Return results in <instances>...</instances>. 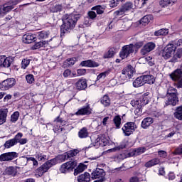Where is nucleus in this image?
Listing matches in <instances>:
<instances>
[{
	"label": "nucleus",
	"instance_id": "nucleus-37",
	"mask_svg": "<svg viewBox=\"0 0 182 182\" xmlns=\"http://www.w3.org/2000/svg\"><path fill=\"white\" fill-rule=\"evenodd\" d=\"M87 168V166L83 164H80L78 166L74 171V176H77L79 173H82Z\"/></svg>",
	"mask_w": 182,
	"mask_h": 182
},
{
	"label": "nucleus",
	"instance_id": "nucleus-8",
	"mask_svg": "<svg viewBox=\"0 0 182 182\" xmlns=\"http://www.w3.org/2000/svg\"><path fill=\"white\" fill-rule=\"evenodd\" d=\"M134 73V67H132V65H127V67L122 70L121 77L124 80H129V79L133 77Z\"/></svg>",
	"mask_w": 182,
	"mask_h": 182
},
{
	"label": "nucleus",
	"instance_id": "nucleus-63",
	"mask_svg": "<svg viewBox=\"0 0 182 182\" xmlns=\"http://www.w3.org/2000/svg\"><path fill=\"white\" fill-rule=\"evenodd\" d=\"M71 74H72V72H71V70H65V71H64V73H63V77H65V78H66V77H70V76H71Z\"/></svg>",
	"mask_w": 182,
	"mask_h": 182
},
{
	"label": "nucleus",
	"instance_id": "nucleus-59",
	"mask_svg": "<svg viewBox=\"0 0 182 182\" xmlns=\"http://www.w3.org/2000/svg\"><path fill=\"white\" fill-rule=\"evenodd\" d=\"M26 80L27 83H28V84H33L35 82V78L33 75H26Z\"/></svg>",
	"mask_w": 182,
	"mask_h": 182
},
{
	"label": "nucleus",
	"instance_id": "nucleus-39",
	"mask_svg": "<svg viewBox=\"0 0 182 182\" xmlns=\"http://www.w3.org/2000/svg\"><path fill=\"white\" fill-rule=\"evenodd\" d=\"M176 2V0H161L159 1V5L163 7H167L169 5H173L174 3Z\"/></svg>",
	"mask_w": 182,
	"mask_h": 182
},
{
	"label": "nucleus",
	"instance_id": "nucleus-49",
	"mask_svg": "<svg viewBox=\"0 0 182 182\" xmlns=\"http://www.w3.org/2000/svg\"><path fill=\"white\" fill-rule=\"evenodd\" d=\"M16 145V141L14 140V139L8 140L5 142L4 144V146L5 149H9L14 146Z\"/></svg>",
	"mask_w": 182,
	"mask_h": 182
},
{
	"label": "nucleus",
	"instance_id": "nucleus-12",
	"mask_svg": "<svg viewBox=\"0 0 182 182\" xmlns=\"http://www.w3.org/2000/svg\"><path fill=\"white\" fill-rule=\"evenodd\" d=\"M16 85V80L14 78H9L4 80L0 83V89L3 91L9 90V89L14 87Z\"/></svg>",
	"mask_w": 182,
	"mask_h": 182
},
{
	"label": "nucleus",
	"instance_id": "nucleus-32",
	"mask_svg": "<svg viewBox=\"0 0 182 182\" xmlns=\"http://www.w3.org/2000/svg\"><path fill=\"white\" fill-rule=\"evenodd\" d=\"M144 84L153 85L155 83V77L152 75H142Z\"/></svg>",
	"mask_w": 182,
	"mask_h": 182
},
{
	"label": "nucleus",
	"instance_id": "nucleus-16",
	"mask_svg": "<svg viewBox=\"0 0 182 182\" xmlns=\"http://www.w3.org/2000/svg\"><path fill=\"white\" fill-rule=\"evenodd\" d=\"M155 48H156L155 43H152V42L146 43V44H145L144 47L141 48V50H140L141 55H146L149 53L154 50Z\"/></svg>",
	"mask_w": 182,
	"mask_h": 182
},
{
	"label": "nucleus",
	"instance_id": "nucleus-41",
	"mask_svg": "<svg viewBox=\"0 0 182 182\" xmlns=\"http://www.w3.org/2000/svg\"><path fill=\"white\" fill-rule=\"evenodd\" d=\"M113 123L116 129H120L122 125V118L120 116H116L113 119Z\"/></svg>",
	"mask_w": 182,
	"mask_h": 182
},
{
	"label": "nucleus",
	"instance_id": "nucleus-47",
	"mask_svg": "<svg viewBox=\"0 0 182 182\" xmlns=\"http://www.w3.org/2000/svg\"><path fill=\"white\" fill-rule=\"evenodd\" d=\"M114 48H109L107 53H105L103 55L104 58L107 59V58H113L114 55Z\"/></svg>",
	"mask_w": 182,
	"mask_h": 182
},
{
	"label": "nucleus",
	"instance_id": "nucleus-51",
	"mask_svg": "<svg viewBox=\"0 0 182 182\" xmlns=\"http://www.w3.org/2000/svg\"><path fill=\"white\" fill-rule=\"evenodd\" d=\"M111 73V70H107L104 73H100L97 77V80H100L102 79H105L107 76H108Z\"/></svg>",
	"mask_w": 182,
	"mask_h": 182
},
{
	"label": "nucleus",
	"instance_id": "nucleus-44",
	"mask_svg": "<svg viewBox=\"0 0 182 182\" xmlns=\"http://www.w3.org/2000/svg\"><path fill=\"white\" fill-rule=\"evenodd\" d=\"M35 157L38 161L44 162L47 160V155L43 153H36Z\"/></svg>",
	"mask_w": 182,
	"mask_h": 182
},
{
	"label": "nucleus",
	"instance_id": "nucleus-64",
	"mask_svg": "<svg viewBox=\"0 0 182 182\" xmlns=\"http://www.w3.org/2000/svg\"><path fill=\"white\" fill-rule=\"evenodd\" d=\"M175 154L177 155H181L182 154V146H179L176 150Z\"/></svg>",
	"mask_w": 182,
	"mask_h": 182
},
{
	"label": "nucleus",
	"instance_id": "nucleus-53",
	"mask_svg": "<svg viewBox=\"0 0 182 182\" xmlns=\"http://www.w3.org/2000/svg\"><path fill=\"white\" fill-rule=\"evenodd\" d=\"M166 132H167V134L166 135V138H172L176 134L175 128L169 129Z\"/></svg>",
	"mask_w": 182,
	"mask_h": 182
},
{
	"label": "nucleus",
	"instance_id": "nucleus-9",
	"mask_svg": "<svg viewBox=\"0 0 182 182\" xmlns=\"http://www.w3.org/2000/svg\"><path fill=\"white\" fill-rule=\"evenodd\" d=\"M132 9H134L133 3H132V1H127V3H124L123 6H122V8L120 9L117 10V11H114V15L122 16L124 15L126 12L129 11Z\"/></svg>",
	"mask_w": 182,
	"mask_h": 182
},
{
	"label": "nucleus",
	"instance_id": "nucleus-46",
	"mask_svg": "<svg viewBox=\"0 0 182 182\" xmlns=\"http://www.w3.org/2000/svg\"><path fill=\"white\" fill-rule=\"evenodd\" d=\"M50 35V31H39L37 33V36L39 39L48 38Z\"/></svg>",
	"mask_w": 182,
	"mask_h": 182
},
{
	"label": "nucleus",
	"instance_id": "nucleus-14",
	"mask_svg": "<svg viewBox=\"0 0 182 182\" xmlns=\"http://www.w3.org/2000/svg\"><path fill=\"white\" fill-rule=\"evenodd\" d=\"M77 165V161H68L60 166V173H65L70 170H73Z\"/></svg>",
	"mask_w": 182,
	"mask_h": 182
},
{
	"label": "nucleus",
	"instance_id": "nucleus-43",
	"mask_svg": "<svg viewBox=\"0 0 182 182\" xmlns=\"http://www.w3.org/2000/svg\"><path fill=\"white\" fill-rule=\"evenodd\" d=\"M89 133L87 128H82L79 132H78V136L80 139H85L88 137Z\"/></svg>",
	"mask_w": 182,
	"mask_h": 182
},
{
	"label": "nucleus",
	"instance_id": "nucleus-54",
	"mask_svg": "<svg viewBox=\"0 0 182 182\" xmlns=\"http://www.w3.org/2000/svg\"><path fill=\"white\" fill-rule=\"evenodd\" d=\"M170 44L176 47V50H177V47L182 46V39L174 40L173 41H171Z\"/></svg>",
	"mask_w": 182,
	"mask_h": 182
},
{
	"label": "nucleus",
	"instance_id": "nucleus-34",
	"mask_svg": "<svg viewBox=\"0 0 182 182\" xmlns=\"http://www.w3.org/2000/svg\"><path fill=\"white\" fill-rule=\"evenodd\" d=\"M5 173L8 176H15L18 173L17 167L9 166L6 168Z\"/></svg>",
	"mask_w": 182,
	"mask_h": 182
},
{
	"label": "nucleus",
	"instance_id": "nucleus-4",
	"mask_svg": "<svg viewBox=\"0 0 182 182\" xmlns=\"http://www.w3.org/2000/svg\"><path fill=\"white\" fill-rule=\"evenodd\" d=\"M175 53L176 47L169 43L166 47H164L161 53V56L164 60H168V59L173 58Z\"/></svg>",
	"mask_w": 182,
	"mask_h": 182
},
{
	"label": "nucleus",
	"instance_id": "nucleus-52",
	"mask_svg": "<svg viewBox=\"0 0 182 182\" xmlns=\"http://www.w3.org/2000/svg\"><path fill=\"white\" fill-rule=\"evenodd\" d=\"M63 9V6H61V4H55V6H53V7H51L50 11L53 13H57L58 11H61Z\"/></svg>",
	"mask_w": 182,
	"mask_h": 182
},
{
	"label": "nucleus",
	"instance_id": "nucleus-61",
	"mask_svg": "<svg viewBox=\"0 0 182 182\" xmlns=\"http://www.w3.org/2000/svg\"><path fill=\"white\" fill-rule=\"evenodd\" d=\"M86 73H87V70H85V69H78V70H77V76H83V75H85Z\"/></svg>",
	"mask_w": 182,
	"mask_h": 182
},
{
	"label": "nucleus",
	"instance_id": "nucleus-62",
	"mask_svg": "<svg viewBox=\"0 0 182 182\" xmlns=\"http://www.w3.org/2000/svg\"><path fill=\"white\" fill-rule=\"evenodd\" d=\"M119 4V0H111L109 6L111 8H114L117 6Z\"/></svg>",
	"mask_w": 182,
	"mask_h": 182
},
{
	"label": "nucleus",
	"instance_id": "nucleus-55",
	"mask_svg": "<svg viewBox=\"0 0 182 182\" xmlns=\"http://www.w3.org/2000/svg\"><path fill=\"white\" fill-rule=\"evenodd\" d=\"M30 60H28V58H24L21 61V68L25 70L26 68L30 65Z\"/></svg>",
	"mask_w": 182,
	"mask_h": 182
},
{
	"label": "nucleus",
	"instance_id": "nucleus-23",
	"mask_svg": "<svg viewBox=\"0 0 182 182\" xmlns=\"http://www.w3.org/2000/svg\"><path fill=\"white\" fill-rule=\"evenodd\" d=\"M80 66L87 68H97L99 66V64L95 61H92V60H85V61H81Z\"/></svg>",
	"mask_w": 182,
	"mask_h": 182
},
{
	"label": "nucleus",
	"instance_id": "nucleus-3",
	"mask_svg": "<svg viewBox=\"0 0 182 182\" xmlns=\"http://www.w3.org/2000/svg\"><path fill=\"white\" fill-rule=\"evenodd\" d=\"M58 164L56 159H53L48 161H46L44 164L41 166L36 170V176L41 177L44 173L48 171V170L53 166Z\"/></svg>",
	"mask_w": 182,
	"mask_h": 182
},
{
	"label": "nucleus",
	"instance_id": "nucleus-7",
	"mask_svg": "<svg viewBox=\"0 0 182 182\" xmlns=\"http://www.w3.org/2000/svg\"><path fill=\"white\" fill-rule=\"evenodd\" d=\"M134 52V46L133 44H129L128 46H124L122 50L119 53V57L124 60L127 58L130 54Z\"/></svg>",
	"mask_w": 182,
	"mask_h": 182
},
{
	"label": "nucleus",
	"instance_id": "nucleus-30",
	"mask_svg": "<svg viewBox=\"0 0 182 182\" xmlns=\"http://www.w3.org/2000/svg\"><path fill=\"white\" fill-rule=\"evenodd\" d=\"M8 112H9L7 109H0V125H2L6 122Z\"/></svg>",
	"mask_w": 182,
	"mask_h": 182
},
{
	"label": "nucleus",
	"instance_id": "nucleus-60",
	"mask_svg": "<svg viewBox=\"0 0 182 182\" xmlns=\"http://www.w3.org/2000/svg\"><path fill=\"white\" fill-rule=\"evenodd\" d=\"M88 17L90 19H95V18H97V13H95V11H88L87 13Z\"/></svg>",
	"mask_w": 182,
	"mask_h": 182
},
{
	"label": "nucleus",
	"instance_id": "nucleus-45",
	"mask_svg": "<svg viewBox=\"0 0 182 182\" xmlns=\"http://www.w3.org/2000/svg\"><path fill=\"white\" fill-rule=\"evenodd\" d=\"M100 102H101L105 107H109V106L110 105V104H111V100H110L109 96L105 95V96L102 98Z\"/></svg>",
	"mask_w": 182,
	"mask_h": 182
},
{
	"label": "nucleus",
	"instance_id": "nucleus-1",
	"mask_svg": "<svg viewBox=\"0 0 182 182\" xmlns=\"http://www.w3.org/2000/svg\"><path fill=\"white\" fill-rule=\"evenodd\" d=\"M80 18L79 14H65L62 18L63 25L60 26L61 34H65L73 30Z\"/></svg>",
	"mask_w": 182,
	"mask_h": 182
},
{
	"label": "nucleus",
	"instance_id": "nucleus-58",
	"mask_svg": "<svg viewBox=\"0 0 182 182\" xmlns=\"http://www.w3.org/2000/svg\"><path fill=\"white\" fill-rule=\"evenodd\" d=\"M145 60L150 66L155 65V58H153V57H145Z\"/></svg>",
	"mask_w": 182,
	"mask_h": 182
},
{
	"label": "nucleus",
	"instance_id": "nucleus-33",
	"mask_svg": "<svg viewBox=\"0 0 182 182\" xmlns=\"http://www.w3.org/2000/svg\"><path fill=\"white\" fill-rule=\"evenodd\" d=\"M153 19V16L149 14V16H144V17H142L141 20L139 21L140 25H142L144 26H146L147 24H149L151 21Z\"/></svg>",
	"mask_w": 182,
	"mask_h": 182
},
{
	"label": "nucleus",
	"instance_id": "nucleus-38",
	"mask_svg": "<svg viewBox=\"0 0 182 182\" xmlns=\"http://www.w3.org/2000/svg\"><path fill=\"white\" fill-rule=\"evenodd\" d=\"M48 44V41H38V43H35V44H33V46H32L31 49L32 50H38L42 47L46 46Z\"/></svg>",
	"mask_w": 182,
	"mask_h": 182
},
{
	"label": "nucleus",
	"instance_id": "nucleus-40",
	"mask_svg": "<svg viewBox=\"0 0 182 182\" xmlns=\"http://www.w3.org/2000/svg\"><path fill=\"white\" fill-rule=\"evenodd\" d=\"M160 159H151V161L146 162L145 164V166L146 168H150V167H153L154 166H156L157 164H160Z\"/></svg>",
	"mask_w": 182,
	"mask_h": 182
},
{
	"label": "nucleus",
	"instance_id": "nucleus-36",
	"mask_svg": "<svg viewBox=\"0 0 182 182\" xmlns=\"http://www.w3.org/2000/svg\"><path fill=\"white\" fill-rule=\"evenodd\" d=\"M173 116L176 119L182 121V105L176 108Z\"/></svg>",
	"mask_w": 182,
	"mask_h": 182
},
{
	"label": "nucleus",
	"instance_id": "nucleus-19",
	"mask_svg": "<svg viewBox=\"0 0 182 182\" xmlns=\"http://www.w3.org/2000/svg\"><path fill=\"white\" fill-rule=\"evenodd\" d=\"M36 36L32 33H27L24 34L22 37V41L24 43L30 44L36 41Z\"/></svg>",
	"mask_w": 182,
	"mask_h": 182
},
{
	"label": "nucleus",
	"instance_id": "nucleus-24",
	"mask_svg": "<svg viewBox=\"0 0 182 182\" xmlns=\"http://www.w3.org/2000/svg\"><path fill=\"white\" fill-rule=\"evenodd\" d=\"M1 6V9H3V12L4 15L14 9V4L13 1H7L6 3H4V4H3Z\"/></svg>",
	"mask_w": 182,
	"mask_h": 182
},
{
	"label": "nucleus",
	"instance_id": "nucleus-13",
	"mask_svg": "<svg viewBox=\"0 0 182 182\" xmlns=\"http://www.w3.org/2000/svg\"><path fill=\"white\" fill-rule=\"evenodd\" d=\"M92 143L91 144V146H95L96 148H98L100 146L104 147L106 146L107 144L109 143V141L105 139L104 136H98L95 140H93L91 139Z\"/></svg>",
	"mask_w": 182,
	"mask_h": 182
},
{
	"label": "nucleus",
	"instance_id": "nucleus-57",
	"mask_svg": "<svg viewBox=\"0 0 182 182\" xmlns=\"http://www.w3.org/2000/svg\"><path fill=\"white\" fill-rule=\"evenodd\" d=\"M77 60V58H76V57H73L72 58H68L66 60L67 61V64L69 66H73L75 64L76 61Z\"/></svg>",
	"mask_w": 182,
	"mask_h": 182
},
{
	"label": "nucleus",
	"instance_id": "nucleus-42",
	"mask_svg": "<svg viewBox=\"0 0 182 182\" xmlns=\"http://www.w3.org/2000/svg\"><path fill=\"white\" fill-rule=\"evenodd\" d=\"M169 33L168 28H161L154 33L156 36H167Z\"/></svg>",
	"mask_w": 182,
	"mask_h": 182
},
{
	"label": "nucleus",
	"instance_id": "nucleus-20",
	"mask_svg": "<svg viewBox=\"0 0 182 182\" xmlns=\"http://www.w3.org/2000/svg\"><path fill=\"white\" fill-rule=\"evenodd\" d=\"M76 89L78 90H85L87 88V82L86 79H79L75 83Z\"/></svg>",
	"mask_w": 182,
	"mask_h": 182
},
{
	"label": "nucleus",
	"instance_id": "nucleus-56",
	"mask_svg": "<svg viewBox=\"0 0 182 182\" xmlns=\"http://www.w3.org/2000/svg\"><path fill=\"white\" fill-rule=\"evenodd\" d=\"M133 107L136 108V109L134 110L135 115H136L137 117L142 115V107L133 106Z\"/></svg>",
	"mask_w": 182,
	"mask_h": 182
},
{
	"label": "nucleus",
	"instance_id": "nucleus-15",
	"mask_svg": "<svg viewBox=\"0 0 182 182\" xmlns=\"http://www.w3.org/2000/svg\"><path fill=\"white\" fill-rule=\"evenodd\" d=\"M18 156V154L16 152H8L0 155V161H10Z\"/></svg>",
	"mask_w": 182,
	"mask_h": 182
},
{
	"label": "nucleus",
	"instance_id": "nucleus-31",
	"mask_svg": "<svg viewBox=\"0 0 182 182\" xmlns=\"http://www.w3.org/2000/svg\"><path fill=\"white\" fill-rule=\"evenodd\" d=\"M145 85L144 80L143 76H140L137 77L135 80L133 82V87L138 88L140 87H142Z\"/></svg>",
	"mask_w": 182,
	"mask_h": 182
},
{
	"label": "nucleus",
	"instance_id": "nucleus-25",
	"mask_svg": "<svg viewBox=\"0 0 182 182\" xmlns=\"http://www.w3.org/2000/svg\"><path fill=\"white\" fill-rule=\"evenodd\" d=\"M182 76V66L176 70L173 73H172L170 75V77L172 79L173 81H177L181 78Z\"/></svg>",
	"mask_w": 182,
	"mask_h": 182
},
{
	"label": "nucleus",
	"instance_id": "nucleus-21",
	"mask_svg": "<svg viewBox=\"0 0 182 182\" xmlns=\"http://www.w3.org/2000/svg\"><path fill=\"white\" fill-rule=\"evenodd\" d=\"M130 157H132L131 156V151H123L122 153L119 154H117L114 156V161H123L125 159L127 158H130Z\"/></svg>",
	"mask_w": 182,
	"mask_h": 182
},
{
	"label": "nucleus",
	"instance_id": "nucleus-18",
	"mask_svg": "<svg viewBox=\"0 0 182 182\" xmlns=\"http://www.w3.org/2000/svg\"><path fill=\"white\" fill-rule=\"evenodd\" d=\"M92 113V109H91L90 105L87 104L86 106L80 108L75 113L76 115H90Z\"/></svg>",
	"mask_w": 182,
	"mask_h": 182
},
{
	"label": "nucleus",
	"instance_id": "nucleus-27",
	"mask_svg": "<svg viewBox=\"0 0 182 182\" xmlns=\"http://www.w3.org/2000/svg\"><path fill=\"white\" fill-rule=\"evenodd\" d=\"M90 179H91V176L87 172H85L83 174H81L77 178V182H90Z\"/></svg>",
	"mask_w": 182,
	"mask_h": 182
},
{
	"label": "nucleus",
	"instance_id": "nucleus-28",
	"mask_svg": "<svg viewBox=\"0 0 182 182\" xmlns=\"http://www.w3.org/2000/svg\"><path fill=\"white\" fill-rule=\"evenodd\" d=\"M146 149L145 147H140L138 149H131L130 150V155L132 156H137L139 155L142 154L143 153L146 152Z\"/></svg>",
	"mask_w": 182,
	"mask_h": 182
},
{
	"label": "nucleus",
	"instance_id": "nucleus-26",
	"mask_svg": "<svg viewBox=\"0 0 182 182\" xmlns=\"http://www.w3.org/2000/svg\"><path fill=\"white\" fill-rule=\"evenodd\" d=\"M154 122L153 118L147 117L142 120L141 127L144 129H147Z\"/></svg>",
	"mask_w": 182,
	"mask_h": 182
},
{
	"label": "nucleus",
	"instance_id": "nucleus-48",
	"mask_svg": "<svg viewBox=\"0 0 182 182\" xmlns=\"http://www.w3.org/2000/svg\"><path fill=\"white\" fill-rule=\"evenodd\" d=\"M14 60L11 57H6L4 63L3 68H9L13 63Z\"/></svg>",
	"mask_w": 182,
	"mask_h": 182
},
{
	"label": "nucleus",
	"instance_id": "nucleus-50",
	"mask_svg": "<svg viewBox=\"0 0 182 182\" xmlns=\"http://www.w3.org/2000/svg\"><path fill=\"white\" fill-rule=\"evenodd\" d=\"M20 117V113L18 112H14L11 116V122H16L18 120Z\"/></svg>",
	"mask_w": 182,
	"mask_h": 182
},
{
	"label": "nucleus",
	"instance_id": "nucleus-17",
	"mask_svg": "<svg viewBox=\"0 0 182 182\" xmlns=\"http://www.w3.org/2000/svg\"><path fill=\"white\" fill-rule=\"evenodd\" d=\"M92 179H97L100 178V181L103 180L106 173L103 169L101 168H97L92 173Z\"/></svg>",
	"mask_w": 182,
	"mask_h": 182
},
{
	"label": "nucleus",
	"instance_id": "nucleus-29",
	"mask_svg": "<svg viewBox=\"0 0 182 182\" xmlns=\"http://www.w3.org/2000/svg\"><path fill=\"white\" fill-rule=\"evenodd\" d=\"M181 57H182V48H177L176 51L175 50V53L172 58L169 60V62L176 63L177 60L181 58Z\"/></svg>",
	"mask_w": 182,
	"mask_h": 182
},
{
	"label": "nucleus",
	"instance_id": "nucleus-5",
	"mask_svg": "<svg viewBox=\"0 0 182 182\" xmlns=\"http://www.w3.org/2000/svg\"><path fill=\"white\" fill-rule=\"evenodd\" d=\"M71 121L72 119H68L67 122H65L58 117L53 122L54 132L58 133L63 132L64 129L63 127L65 125H69V123L72 122Z\"/></svg>",
	"mask_w": 182,
	"mask_h": 182
},
{
	"label": "nucleus",
	"instance_id": "nucleus-35",
	"mask_svg": "<svg viewBox=\"0 0 182 182\" xmlns=\"http://www.w3.org/2000/svg\"><path fill=\"white\" fill-rule=\"evenodd\" d=\"M106 9L105 6H94V7H92V11H95L97 15H102L105 13V11Z\"/></svg>",
	"mask_w": 182,
	"mask_h": 182
},
{
	"label": "nucleus",
	"instance_id": "nucleus-11",
	"mask_svg": "<svg viewBox=\"0 0 182 182\" xmlns=\"http://www.w3.org/2000/svg\"><path fill=\"white\" fill-rule=\"evenodd\" d=\"M149 103V100L148 97V95H143L139 100H132L131 101V105L132 107H144L145 105H148Z\"/></svg>",
	"mask_w": 182,
	"mask_h": 182
},
{
	"label": "nucleus",
	"instance_id": "nucleus-6",
	"mask_svg": "<svg viewBox=\"0 0 182 182\" xmlns=\"http://www.w3.org/2000/svg\"><path fill=\"white\" fill-rule=\"evenodd\" d=\"M137 128H138V126L136 124V123L128 122L123 126V127L122 128V130L124 136H129L132 134H133L134 132H136Z\"/></svg>",
	"mask_w": 182,
	"mask_h": 182
},
{
	"label": "nucleus",
	"instance_id": "nucleus-22",
	"mask_svg": "<svg viewBox=\"0 0 182 182\" xmlns=\"http://www.w3.org/2000/svg\"><path fill=\"white\" fill-rule=\"evenodd\" d=\"M23 136V134L22 133H18L14 138L13 139L14 141H15L16 144L19 143L21 145H24L28 143V139H22Z\"/></svg>",
	"mask_w": 182,
	"mask_h": 182
},
{
	"label": "nucleus",
	"instance_id": "nucleus-2",
	"mask_svg": "<svg viewBox=\"0 0 182 182\" xmlns=\"http://www.w3.org/2000/svg\"><path fill=\"white\" fill-rule=\"evenodd\" d=\"M168 100L165 102L164 107L172 105L175 107L178 103V97H177V90L173 87H169L167 92Z\"/></svg>",
	"mask_w": 182,
	"mask_h": 182
},
{
	"label": "nucleus",
	"instance_id": "nucleus-10",
	"mask_svg": "<svg viewBox=\"0 0 182 182\" xmlns=\"http://www.w3.org/2000/svg\"><path fill=\"white\" fill-rule=\"evenodd\" d=\"M78 153L79 151L77 149L70 151L64 153L63 154L58 156L57 159L59 160L60 162H65L66 160H68L69 159L77 156Z\"/></svg>",
	"mask_w": 182,
	"mask_h": 182
}]
</instances>
